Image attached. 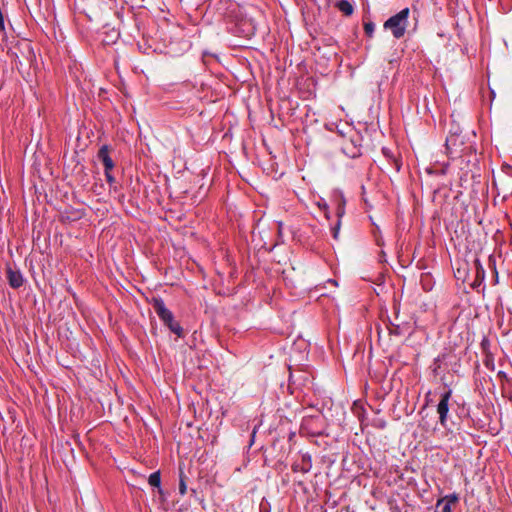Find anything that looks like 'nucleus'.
I'll return each mask as SVG.
<instances>
[{
    "label": "nucleus",
    "instance_id": "nucleus-8",
    "mask_svg": "<svg viewBox=\"0 0 512 512\" xmlns=\"http://www.w3.org/2000/svg\"><path fill=\"white\" fill-rule=\"evenodd\" d=\"M337 207H336V215L339 219H341L345 214V204L346 200L342 193L337 194Z\"/></svg>",
    "mask_w": 512,
    "mask_h": 512
},
{
    "label": "nucleus",
    "instance_id": "nucleus-3",
    "mask_svg": "<svg viewBox=\"0 0 512 512\" xmlns=\"http://www.w3.org/2000/svg\"><path fill=\"white\" fill-rule=\"evenodd\" d=\"M451 390L444 392L437 405V412L439 414V421L442 426H446L447 415L449 412V400L451 398Z\"/></svg>",
    "mask_w": 512,
    "mask_h": 512
},
{
    "label": "nucleus",
    "instance_id": "nucleus-7",
    "mask_svg": "<svg viewBox=\"0 0 512 512\" xmlns=\"http://www.w3.org/2000/svg\"><path fill=\"white\" fill-rule=\"evenodd\" d=\"M312 467L311 457L309 455L302 456L301 466L299 464H295L293 466L294 471H301L303 473H307Z\"/></svg>",
    "mask_w": 512,
    "mask_h": 512
},
{
    "label": "nucleus",
    "instance_id": "nucleus-1",
    "mask_svg": "<svg viewBox=\"0 0 512 512\" xmlns=\"http://www.w3.org/2000/svg\"><path fill=\"white\" fill-rule=\"evenodd\" d=\"M410 10L409 8H404L397 14L388 18L384 23V28L386 30H390L392 35L396 39H400L404 36L406 29L408 27V18H409Z\"/></svg>",
    "mask_w": 512,
    "mask_h": 512
},
{
    "label": "nucleus",
    "instance_id": "nucleus-5",
    "mask_svg": "<svg viewBox=\"0 0 512 512\" xmlns=\"http://www.w3.org/2000/svg\"><path fill=\"white\" fill-rule=\"evenodd\" d=\"M98 159L103 163L105 170H112L114 168V162L109 155V147L103 145L97 154Z\"/></svg>",
    "mask_w": 512,
    "mask_h": 512
},
{
    "label": "nucleus",
    "instance_id": "nucleus-18",
    "mask_svg": "<svg viewBox=\"0 0 512 512\" xmlns=\"http://www.w3.org/2000/svg\"><path fill=\"white\" fill-rule=\"evenodd\" d=\"M255 434H256V429L253 430L252 432V435H251V441H250V446L253 444L254 442V438H255Z\"/></svg>",
    "mask_w": 512,
    "mask_h": 512
},
{
    "label": "nucleus",
    "instance_id": "nucleus-2",
    "mask_svg": "<svg viewBox=\"0 0 512 512\" xmlns=\"http://www.w3.org/2000/svg\"><path fill=\"white\" fill-rule=\"evenodd\" d=\"M153 308L158 317L163 321L168 328L177 336H182V328L180 324L174 320L173 313L165 306L164 301L161 298L153 299Z\"/></svg>",
    "mask_w": 512,
    "mask_h": 512
},
{
    "label": "nucleus",
    "instance_id": "nucleus-12",
    "mask_svg": "<svg viewBox=\"0 0 512 512\" xmlns=\"http://www.w3.org/2000/svg\"><path fill=\"white\" fill-rule=\"evenodd\" d=\"M375 30V25L373 22H365L364 23V31L369 36L372 37Z\"/></svg>",
    "mask_w": 512,
    "mask_h": 512
},
{
    "label": "nucleus",
    "instance_id": "nucleus-11",
    "mask_svg": "<svg viewBox=\"0 0 512 512\" xmlns=\"http://www.w3.org/2000/svg\"><path fill=\"white\" fill-rule=\"evenodd\" d=\"M148 482L153 487H160V484H161L160 472L156 471V472L151 473L148 478Z\"/></svg>",
    "mask_w": 512,
    "mask_h": 512
},
{
    "label": "nucleus",
    "instance_id": "nucleus-6",
    "mask_svg": "<svg viewBox=\"0 0 512 512\" xmlns=\"http://www.w3.org/2000/svg\"><path fill=\"white\" fill-rule=\"evenodd\" d=\"M7 278L11 287L19 288L23 285L24 279L20 271H14L11 268L7 270Z\"/></svg>",
    "mask_w": 512,
    "mask_h": 512
},
{
    "label": "nucleus",
    "instance_id": "nucleus-15",
    "mask_svg": "<svg viewBox=\"0 0 512 512\" xmlns=\"http://www.w3.org/2000/svg\"><path fill=\"white\" fill-rule=\"evenodd\" d=\"M105 177H106V180L112 184L115 182V178L114 176L111 174V170H105Z\"/></svg>",
    "mask_w": 512,
    "mask_h": 512
},
{
    "label": "nucleus",
    "instance_id": "nucleus-10",
    "mask_svg": "<svg viewBox=\"0 0 512 512\" xmlns=\"http://www.w3.org/2000/svg\"><path fill=\"white\" fill-rule=\"evenodd\" d=\"M337 7L343 14L347 16L351 15L354 10L352 4L347 0H341Z\"/></svg>",
    "mask_w": 512,
    "mask_h": 512
},
{
    "label": "nucleus",
    "instance_id": "nucleus-9",
    "mask_svg": "<svg viewBox=\"0 0 512 512\" xmlns=\"http://www.w3.org/2000/svg\"><path fill=\"white\" fill-rule=\"evenodd\" d=\"M463 144V141H460L458 144V135L457 133L450 134L446 139V148L447 150H452L456 148L457 146H461Z\"/></svg>",
    "mask_w": 512,
    "mask_h": 512
},
{
    "label": "nucleus",
    "instance_id": "nucleus-17",
    "mask_svg": "<svg viewBox=\"0 0 512 512\" xmlns=\"http://www.w3.org/2000/svg\"><path fill=\"white\" fill-rule=\"evenodd\" d=\"M360 155V150L359 149H355V151L351 154H349L350 157H357Z\"/></svg>",
    "mask_w": 512,
    "mask_h": 512
},
{
    "label": "nucleus",
    "instance_id": "nucleus-14",
    "mask_svg": "<svg viewBox=\"0 0 512 512\" xmlns=\"http://www.w3.org/2000/svg\"><path fill=\"white\" fill-rule=\"evenodd\" d=\"M187 491V487H186V484L184 482V480L181 478L180 479V482H179V492L181 495H184Z\"/></svg>",
    "mask_w": 512,
    "mask_h": 512
},
{
    "label": "nucleus",
    "instance_id": "nucleus-13",
    "mask_svg": "<svg viewBox=\"0 0 512 512\" xmlns=\"http://www.w3.org/2000/svg\"><path fill=\"white\" fill-rule=\"evenodd\" d=\"M340 225H341V219L338 218L336 225L332 228V234H333L334 239H338Z\"/></svg>",
    "mask_w": 512,
    "mask_h": 512
},
{
    "label": "nucleus",
    "instance_id": "nucleus-4",
    "mask_svg": "<svg viewBox=\"0 0 512 512\" xmlns=\"http://www.w3.org/2000/svg\"><path fill=\"white\" fill-rule=\"evenodd\" d=\"M459 501L456 493L446 495L437 500L434 512H452V506Z\"/></svg>",
    "mask_w": 512,
    "mask_h": 512
},
{
    "label": "nucleus",
    "instance_id": "nucleus-16",
    "mask_svg": "<svg viewBox=\"0 0 512 512\" xmlns=\"http://www.w3.org/2000/svg\"><path fill=\"white\" fill-rule=\"evenodd\" d=\"M318 205L321 209H323L324 211H327L328 205L325 202H323V203L319 202Z\"/></svg>",
    "mask_w": 512,
    "mask_h": 512
}]
</instances>
